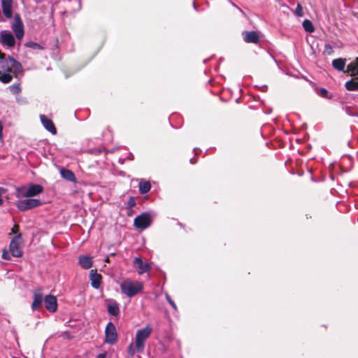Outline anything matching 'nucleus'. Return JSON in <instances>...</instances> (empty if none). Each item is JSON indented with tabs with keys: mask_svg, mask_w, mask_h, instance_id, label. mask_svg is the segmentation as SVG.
Here are the masks:
<instances>
[{
	"mask_svg": "<svg viewBox=\"0 0 358 358\" xmlns=\"http://www.w3.org/2000/svg\"><path fill=\"white\" fill-rule=\"evenodd\" d=\"M22 243L21 234L15 236L10 241L9 249L10 252L13 257H20L22 255V251L20 248Z\"/></svg>",
	"mask_w": 358,
	"mask_h": 358,
	"instance_id": "0eeeda50",
	"label": "nucleus"
},
{
	"mask_svg": "<svg viewBox=\"0 0 358 358\" xmlns=\"http://www.w3.org/2000/svg\"><path fill=\"white\" fill-rule=\"evenodd\" d=\"M117 338L115 326L109 322L105 329V342L108 344H113L116 342Z\"/></svg>",
	"mask_w": 358,
	"mask_h": 358,
	"instance_id": "1a4fd4ad",
	"label": "nucleus"
},
{
	"mask_svg": "<svg viewBox=\"0 0 358 358\" xmlns=\"http://www.w3.org/2000/svg\"><path fill=\"white\" fill-rule=\"evenodd\" d=\"M107 310L110 315L117 316L120 313L118 303L114 299H108L107 301Z\"/></svg>",
	"mask_w": 358,
	"mask_h": 358,
	"instance_id": "f3484780",
	"label": "nucleus"
},
{
	"mask_svg": "<svg viewBox=\"0 0 358 358\" xmlns=\"http://www.w3.org/2000/svg\"><path fill=\"white\" fill-rule=\"evenodd\" d=\"M136 204V200L134 197H130L127 201V207L129 208H132Z\"/></svg>",
	"mask_w": 358,
	"mask_h": 358,
	"instance_id": "c756f323",
	"label": "nucleus"
},
{
	"mask_svg": "<svg viewBox=\"0 0 358 358\" xmlns=\"http://www.w3.org/2000/svg\"><path fill=\"white\" fill-rule=\"evenodd\" d=\"M166 299L167 300V301L169 303V304L172 306V308L174 309V310H176L177 309V307H176V303H174V301L171 299V296L166 294Z\"/></svg>",
	"mask_w": 358,
	"mask_h": 358,
	"instance_id": "2f4dec72",
	"label": "nucleus"
},
{
	"mask_svg": "<svg viewBox=\"0 0 358 358\" xmlns=\"http://www.w3.org/2000/svg\"><path fill=\"white\" fill-rule=\"evenodd\" d=\"M127 352L131 357H133L136 352H137L136 345L134 346L133 343L129 344L128 346Z\"/></svg>",
	"mask_w": 358,
	"mask_h": 358,
	"instance_id": "c85d7f7f",
	"label": "nucleus"
},
{
	"mask_svg": "<svg viewBox=\"0 0 358 358\" xmlns=\"http://www.w3.org/2000/svg\"><path fill=\"white\" fill-rule=\"evenodd\" d=\"M347 72L352 77L345 87L348 91H358V57L347 66Z\"/></svg>",
	"mask_w": 358,
	"mask_h": 358,
	"instance_id": "f03ea898",
	"label": "nucleus"
},
{
	"mask_svg": "<svg viewBox=\"0 0 358 358\" xmlns=\"http://www.w3.org/2000/svg\"><path fill=\"white\" fill-rule=\"evenodd\" d=\"M40 119L43 126L47 131L50 132L52 134H57V129L53 122L50 119L48 118L45 115H40Z\"/></svg>",
	"mask_w": 358,
	"mask_h": 358,
	"instance_id": "4468645a",
	"label": "nucleus"
},
{
	"mask_svg": "<svg viewBox=\"0 0 358 358\" xmlns=\"http://www.w3.org/2000/svg\"><path fill=\"white\" fill-rule=\"evenodd\" d=\"M13 358H16V357H13Z\"/></svg>",
	"mask_w": 358,
	"mask_h": 358,
	"instance_id": "c03bdc74",
	"label": "nucleus"
},
{
	"mask_svg": "<svg viewBox=\"0 0 358 358\" xmlns=\"http://www.w3.org/2000/svg\"><path fill=\"white\" fill-rule=\"evenodd\" d=\"M12 30L17 39L21 40L24 34V24L19 15H16L11 26Z\"/></svg>",
	"mask_w": 358,
	"mask_h": 358,
	"instance_id": "9d476101",
	"label": "nucleus"
},
{
	"mask_svg": "<svg viewBox=\"0 0 358 358\" xmlns=\"http://www.w3.org/2000/svg\"><path fill=\"white\" fill-rule=\"evenodd\" d=\"M295 13L296 15H298L299 17H301L303 15V8L299 3L297 5V6L296 8Z\"/></svg>",
	"mask_w": 358,
	"mask_h": 358,
	"instance_id": "7c9ffc66",
	"label": "nucleus"
},
{
	"mask_svg": "<svg viewBox=\"0 0 358 358\" xmlns=\"http://www.w3.org/2000/svg\"><path fill=\"white\" fill-rule=\"evenodd\" d=\"M12 231H13V232H15V229H12Z\"/></svg>",
	"mask_w": 358,
	"mask_h": 358,
	"instance_id": "37998d69",
	"label": "nucleus"
},
{
	"mask_svg": "<svg viewBox=\"0 0 358 358\" xmlns=\"http://www.w3.org/2000/svg\"><path fill=\"white\" fill-rule=\"evenodd\" d=\"M327 47H328L329 48H331V47H330L329 45H326V48H327Z\"/></svg>",
	"mask_w": 358,
	"mask_h": 358,
	"instance_id": "a19ab883",
	"label": "nucleus"
},
{
	"mask_svg": "<svg viewBox=\"0 0 358 358\" xmlns=\"http://www.w3.org/2000/svg\"><path fill=\"white\" fill-rule=\"evenodd\" d=\"M346 60L343 58L335 59L332 61L333 67L338 71H344Z\"/></svg>",
	"mask_w": 358,
	"mask_h": 358,
	"instance_id": "4be33fe9",
	"label": "nucleus"
},
{
	"mask_svg": "<svg viewBox=\"0 0 358 358\" xmlns=\"http://www.w3.org/2000/svg\"><path fill=\"white\" fill-rule=\"evenodd\" d=\"M25 45L27 47L30 48L34 49V50H42V49H43V48L41 45H39L37 43L33 42V41L27 42L25 44Z\"/></svg>",
	"mask_w": 358,
	"mask_h": 358,
	"instance_id": "cd10ccee",
	"label": "nucleus"
},
{
	"mask_svg": "<svg viewBox=\"0 0 358 358\" xmlns=\"http://www.w3.org/2000/svg\"><path fill=\"white\" fill-rule=\"evenodd\" d=\"M22 65L12 57H5V55L0 51V73L3 72L20 71Z\"/></svg>",
	"mask_w": 358,
	"mask_h": 358,
	"instance_id": "20e7f679",
	"label": "nucleus"
},
{
	"mask_svg": "<svg viewBox=\"0 0 358 358\" xmlns=\"http://www.w3.org/2000/svg\"><path fill=\"white\" fill-rule=\"evenodd\" d=\"M0 43L8 48H13L15 44V39L10 31L3 30L0 32Z\"/></svg>",
	"mask_w": 358,
	"mask_h": 358,
	"instance_id": "9b49d317",
	"label": "nucleus"
},
{
	"mask_svg": "<svg viewBox=\"0 0 358 358\" xmlns=\"http://www.w3.org/2000/svg\"><path fill=\"white\" fill-rule=\"evenodd\" d=\"M9 90L13 94H17L21 92V87L18 83L10 85Z\"/></svg>",
	"mask_w": 358,
	"mask_h": 358,
	"instance_id": "bb28decb",
	"label": "nucleus"
},
{
	"mask_svg": "<svg viewBox=\"0 0 358 358\" xmlns=\"http://www.w3.org/2000/svg\"><path fill=\"white\" fill-rule=\"evenodd\" d=\"M1 4L5 17L11 18L13 16V0H1Z\"/></svg>",
	"mask_w": 358,
	"mask_h": 358,
	"instance_id": "2eb2a0df",
	"label": "nucleus"
},
{
	"mask_svg": "<svg viewBox=\"0 0 358 358\" xmlns=\"http://www.w3.org/2000/svg\"><path fill=\"white\" fill-rule=\"evenodd\" d=\"M245 42L250 43H258L259 41V35L257 31H244L243 33Z\"/></svg>",
	"mask_w": 358,
	"mask_h": 358,
	"instance_id": "dca6fc26",
	"label": "nucleus"
},
{
	"mask_svg": "<svg viewBox=\"0 0 358 358\" xmlns=\"http://www.w3.org/2000/svg\"><path fill=\"white\" fill-rule=\"evenodd\" d=\"M44 301L43 295L41 293H35L34 297V301L31 305V308L34 310L40 308L42 306L43 301Z\"/></svg>",
	"mask_w": 358,
	"mask_h": 358,
	"instance_id": "412c9836",
	"label": "nucleus"
},
{
	"mask_svg": "<svg viewBox=\"0 0 358 358\" xmlns=\"http://www.w3.org/2000/svg\"><path fill=\"white\" fill-rule=\"evenodd\" d=\"M4 192H5L4 189H3V188H2V187H0V196H1V194H2L3 193H4Z\"/></svg>",
	"mask_w": 358,
	"mask_h": 358,
	"instance_id": "e433bc0d",
	"label": "nucleus"
},
{
	"mask_svg": "<svg viewBox=\"0 0 358 358\" xmlns=\"http://www.w3.org/2000/svg\"><path fill=\"white\" fill-rule=\"evenodd\" d=\"M132 213H133V210H132V208H128V210H127V215H128V216H131Z\"/></svg>",
	"mask_w": 358,
	"mask_h": 358,
	"instance_id": "f704fd0d",
	"label": "nucleus"
},
{
	"mask_svg": "<svg viewBox=\"0 0 358 358\" xmlns=\"http://www.w3.org/2000/svg\"><path fill=\"white\" fill-rule=\"evenodd\" d=\"M151 188L150 183L148 181H141L139 182V192L141 194L148 193Z\"/></svg>",
	"mask_w": 358,
	"mask_h": 358,
	"instance_id": "5701e85b",
	"label": "nucleus"
},
{
	"mask_svg": "<svg viewBox=\"0 0 358 358\" xmlns=\"http://www.w3.org/2000/svg\"><path fill=\"white\" fill-rule=\"evenodd\" d=\"M60 174L63 178H64L65 180H66L68 181L73 182H76V178L74 173L69 169H66L64 168L61 169Z\"/></svg>",
	"mask_w": 358,
	"mask_h": 358,
	"instance_id": "aec40b11",
	"label": "nucleus"
},
{
	"mask_svg": "<svg viewBox=\"0 0 358 358\" xmlns=\"http://www.w3.org/2000/svg\"><path fill=\"white\" fill-rule=\"evenodd\" d=\"M317 94L320 96L326 98V99H331V97H332V95H329L328 90L325 88L318 89L317 91Z\"/></svg>",
	"mask_w": 358,
	"mask_h": 358,
	"instance_id": "a878e982",
	"label": "nucleus"
},
{
	"mask_svg": "<svg viewBox=\"0 0 358 358\" xmlns=\"http://www.w3.org/2000/svg\"><path fill=\"white\" fill-rule=\"evenodd\" d=\"M106 262H109V258H108H108H106Z\"/></svg>",
	"mask_w": 358,
	"mask_h": 358,
	"instance_id": "ea45409f",
	"label": "nucleus"
},
{
	"mask_svg": "<svg viewBox=\"0 0 358 358\" xmlns=\"http://www.w3.org/2000/svg\"><path fill=\"white\" fill-rule=\"evenodd\" d=\"M43 192V187L38 184H31L16 189V196L18 198H29L37 196Z\"/></svg>",
	"mask_w": 358,
	"mask_h": 358,
	"instance_id": "39448f33",
	"label": "nucleus"
},
{
	"mask_svg": "<svg viewBox=\"0 0 358 358\" xmlns=\"http://www.w3.org/2000/svg\"><path fill=\"white\" fill-rule=\"evenodd\" d=\"M45 306L46 309L51 312L54 313L57 309V301L55 296L48 295L44 299Z\"/></svg>",
	"mask_w": 358,
	"mask_h": 358,
	"instance_id": "ddd939ff",
	"label": "nucleus"
},
{
	"mask_svg": "<svg viewBox=\"0 0 358 358\" xmlns=\"http://www.w3.org/2000/svg\"><path fill=\"white\" fill-rule=\"evenodd\" d=\"M233 6L237 8L240 11L242 12L241 9H240L239 8H238L234 3H232Z\"/></svg>",
	"mask_w": 358,
	"mask_h": 358,
	"instance_id": "58836bf2",
	"label": "nucleus"
},
{
	"mask_svg": "<svg viewBox=\"0 0 358 358\" xmlns=\"http://www.w3.org/2000/svg\"><path fill=\"white\" fill-rule=\"evenodd\" d=\"M133 264L134 267L137 268L139 275L149 272L152 268L150 264L143 262L141 257H136L133 261Z\"/></svg>",
	"mask_w": 358,
	"mask_h": 358,
	"instance_id": "f8f14e48",
	"label": "nucleus"
},
{
	"mask_svg": "<svg viewBox=\"0 0 358 358\" xmlns=\"http://www.w3.org/2000/svg\"><path fill=\"white\" fill-rule=\"evenodd\" d=\"M12 231H13V232H15V229H12Z\"/></svg>",
	"mask_w": 358,
	"mask_h": 358,
	"instance_id": "79ce46f5",
	"label": "nucleus"
},
{
	"mask_svg": "<svg viewBox=\"0 0 358 358\" xmlns=\"http://www.w3.org/2000/svg\"><path fill=\"white\" fill-rule=\"evenodd\" d=\"M152 332V328L150 325H146L145 327L137 330L135 336V344L137 352H143L145 341L150 337Z\"/></svg>",
	"mask_w": 358,
	"mask_h": 358,
	"instance_id": "7ed1b4c3",
	"label": "nucleus"
},
{
	"mask_svg": "<svg viewBox=\"0 0 358 358\" xmlns=\"http://www.w3.org/2000/svg\"><path fill=\"white\" fill-rule=\"evenodd\" d=\"M90 279L93 288H99L101 280V275L100 274L97 273L96 271L92 270L90 274Z\"/></svg>",
	"mask_w": 358,
	"mask_h": 358,
	"instance_id": "a211bd4d",
	"label": "nucleus"
},
{
	"mask_svg": "<svg viewBox=\"0 0 358 358\" xmlns=\"http://www.w3.org/2000/svg\"><path fill=\"white\" fill-rule=\"evenodd\" d=\"M303 27L306 31L309 33H312L315 31L314 26L311 21H310L309 20H305L303 22Z\"/></svg>",
	"mask_w": 358,
	"mask_h": 358,
	"instance_id": "393cba45",
	"label": "nucleus"
},
{
	"mask_svg": "<svg viewBox=\"0 0 358 358\" xmlns=\"http://www.w3.org/2000/svg\"><path fill=\"white\" fill-rule=\"evenodd\" d=\"M2 258L6 260L10 259V255L8 252L3 250L2 253Z\"/></svg>",
	"mask_w": 358,
	"mask_h": 358,
	"instance_id": "473e14b6",
	"label": "nucleus"
},
{
	"mask_svg": "<svg viewBox=\"0 0 358 358\" xmlns=\"http://www.w3.org/2000/svg\"><path fill=\"white\" fill-rule=\"evenodd\" d=\"M2 129H3L2 124H1V122H0V136H1V134H2Z\"/></svg>",
	"mask_w": 358,
	"mask_h": 358,
	"instance_id": "4c0bfd02",
	"label": "nucleus"
},
{
	"mask_svg": "<svg viewBox=\"0 0 358 358\" xmlns=\"http://www.w3.org/2000/svg\"><path fill=\"white\" fill-rule=\"evenodd\" d=\"M78 262L80 266L85 269H89L92 266V258L87 255H80Z\"/></svg>",
	"mask_w": 358,
	"mask_h": 358,
	"instance_id": "6ab92c4d",
	"label": "nucleus"
},
{
	"mask_svg": "<svg viewBox=\"0 0 358 358\" xmlns=\"http://www.w3.org/2000/svg\"><path fill=\"white\" fill-rule=\"evenodd\" d=\"M196 159H195V158H192V159H190V163H191V164H195V163H196Z\"/></svg>",
	"mask_w": 358,
	"mask_h": 358,
	"instance_id": "c9c22d12",
	"label": "nucleus"
},
{
	"mask_svg": "<svg viewBox=\"0 0 358 358\" xmlns=\"http://www.w3.org/2000/svg\"><path fill=\"white\" fill-rule=\"evenodd\" d=\"M151 222L150 215L147 213H143L134 219V225L136 228L145 229L150 226Z\"/></svg>",
	"mask_w": 358,
	"mask_h": 358,
	"instance_id": "6e6552de",
	"label": "nucleus"
},
{
	"mask_svg": "<svg viewBox=\"0 0 358 358\" xmlns=\"http://www.w3.org/2000/svg\"><path fill=\"white\" fill-rule=\"evenodd\" d=\"M41 204V200L29 197L17 201L15 206L20 210L25 211L40 206Z\"/></svg>",
	"mask_w": 358,
	"mask_h": 358,
	"instance_id": "423d86ee",
	"label": "nucleus"
},
{
	"mask_svg": "<svg viewBox=\"0 0 358 358\" xmlns=\"http://www.w3.org/2000/svg\"><path fill=\"white\" fill-rule=\"evenodd\" d=\"M12 72H3L0 73V80L3 83H8L12 80Z\"/></svg>",
	"mask_w": 358,
	"mask_h": 358,
	"instance_id": "b1692460",
	"label": "nucleus"
},
{
	"mask_svg": "<svg viewBox=\"0 0 358 358\" xmlns=\"http://www.w3.org/2000/svg\"><path fill=\"white\" fill-rule=\"evenodd\" d=\"M120 287L123 294L132 298L143 289V283L138 280L126 278L120 283Z\"/></svg>",
	"mask_w": 358,
	"mask_h": 358,
	"instance_id": "f257e3e1",
	"label": "nucleus"
},
{
	"mask_svg": "<svg viewBox=\"0 0 358 358\" xmlns=\"http://www.w3.org/2000/svg\"><path fill=\"white\" fill-rule=\"evenodd\" d=\"M106 352H102L97 355L96 358H106Z\"/></svg>",
	"mask_w": 358,
	"mask_h": 358,
	"instance_id": "72a5a7b5",
	"label": "nucleus"
}]
</instances>
